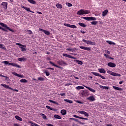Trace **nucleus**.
Segmentation results:
<instances>
[{
  "label": "nucleus",
  "mask_w": 126,
  "mask_h": 126,
  "mask_svg": "<svg viewBox=\"0 0 126 126\" xmlns=\"http://www.w3.org/2000/svg\"><path fill=\"white\" fill-rule=\"evenodd\" d=\"M38 80H39V81H44L45 78L39 77L38 78Z\"/></svg>",
  "instance_id": "nucleus-43"
},
{
  "label": "nucleus",
  "mask_w": 126,
  "mask_h": 126,
  "mask_svg": "<svg viewBox=\"0 0 126 126\" xmlns=\"http://www.w3.org/2000/svg\"><path fill=\"white\" fill-rule=\"evenodd\" d=\"M47 69H51L52 70H54L55 69H54L53 68L48 67L47 68Z\"/></svg>",
  "instance_id": "nucleus-62"
},
{
  "label": "nucleus",
  "mask_w": 126,
  "mask_h": 126,
  "mask_svg": "<svg viewBox=\"0 0 126 126\" xmlns=\"http://www.w3.org/2000/svg\"><path fill=\"white\" fill-rule=\"evenodd\" d=\"M56 7H57V8H59L60 9L63 8V5L60 3H57Z\"/></svg>",
  "instance_id": "nucleus-27"
},
{
  "label": "nucleus",
  "mask_w": 126,
  "mask_h": 126,
  "mask_svg": "<svg viewBox=\"0 0 126 126\" xmlns=\"http://www.w3.org/2000/svg\"><path fill=\"white\" fill-rule=\"evenodd\" d=\"M18 77H21V78H24V75L18 74Z\"/></svg>",
  "instance_id": "nucleus-51"
},
{
  "label": "nucleus",
  "mask_w": 126,
  "mask_h": 126,
  "mask_svg": "<svg viewBox=\"0 0 126 126\" xmlns=\"http://www.w3.org/2000/svg\"><path fill=\"white\" fill-rule=\"evenodd\" d=\"M23 8H24V9H25L26 10H27V11H29V12L31 11L30 8H28L25 6H23Z\"/></svg>",
  "instance_id": "nucleus-42"
},
{
  "label": "nucleus",
  "mask_w": 126,
  "mask_h": 126,
  "mask_svg": "<svg viewBox=\"0 0 126 126\" xmlns=\"http://www.w3.org/2000/svg\"><path fill=\"white\" fill-rule=\"evenodd\" d=\"M2 63H4V64H9V65H12V66H15V67H18V68H21V66L19 64H17L15 63H9L8 61H3L2 62Z\"/></svg>",
  "instance_id": "nucleus-1"
},
{
  "label": "nucleus",
  "mask_w": 126,
  "mask_h": 126,
  "mask_svg": "<svg viewBox=\"0 0 126 126\" xmlns=\"http://www.w3.org/2000/svg\"><path fill=\"white\" fill-rule=\"evenodd\" d=\"M61 113L62 116H65V115H66V110L63 109L61 111Z\"/></svg>",
  "instance_id": "nucleus-25"
},
{
  "label": "nucleus",
  "mask_w": 126,
  "mask_h": 126,
  "mask_svg": "<svg viewBox=\"0 0 126 126\" xmlns=\"http://www.w3.org/2000/svg\"><path fill=\"white\" fill-rule=\"evenodd\" d=\"M27 32H28V33L29 34V35H32V34H33L32 31L30 30H27Z\"/></svg>",
  "instance_id": "nucleus-39"
},
{
  "label": "nucleus",
  "mask_w": 126,
  "mask_h": 126,
  "mask_svg": "<svg viewBox=\"0 0 126 126\" xmlns=\"http://www.w3.org/2000/svg\"><path fill=\"white\" fill-rule=\"evenodd\" d=\"M46 126H54V125L51 124H46Z\"/></svg>",
  "instance_id": "nucleus-61"
},
{
  "label": "nucleus",
  "mask_w": 126,
  "mask_h": 126,
  "mask_svg": "<svg viewBox=\"0 0 126 126\" xmlns=\"http://www.w3.org/2000/svg\"><path fill=\"white\" fill-rule=\"evenodd\" d=\"M78 24L81 27H86V25L83 23H79Z\"/></svg>",
  "instance_id": "nucleus-35"
},
{
  "label": "nucleus",
  "mask_w": 126,
  "mask_h": 126,
  "mask_svg": "<svg viewBox=\"0 0 126 126\" xmlns=\"http://www.w3.org/2000/svg\"><path fill=\"white\" fill-rule=\"evenodd\" d=\"M30 3H31L32 4H37V2L36 1L34 0H27Z\"/></svg>",
  "instance_id": "nucleus-22"
},
{
  "label": "nucleus",
  "mask_w": 126,
  "mask_h": 126,
  "mask_svg": "<svg viewBox=\"0 0 126 126\" xmlns=\"http://www.w3.org/2000/svg\"><path fill=\"white\" fill-rule=\"evenodd\" d=\"M64 26H66V27H70V24H64Z\"/></svg>",
  "instance_id": "nucleus-53"
},
{
  "label": "nucleus",
  "mask_w": 126,
  "mask_h": 126,
  "mask_svg": "<svg viewBox=\"0 0 126 126\" xmlns=\"http://www.w3.org/2000/svg\"><path fill=\"white\" fill-rule=\"evenodd\" d=\"M1 5H2L3 8H4V9H7V3L6 2H2L1 3Z\"/></svg>",
  "instance_id": "nucleus-13"
},
{
  "label": "nucleus",
  "mask_w": 126,
  "mask_h": 126,
  "mask_svg": "<svg viewBox=\"0 0 126 126\" xmlns=\"http://www.w3.org/2000/svg\"><path fill=\"white\" fill-rule=\"evenodd\" d=\"M98 71L100 73H106V70H105V69L104 68H99Z\"/></svg>",
  "instance_id": "nucleus-21"
},
{
  "label": "nucleus",
  "mask_w": 126,
  "mask_h": 126,
  "mask_svg": "<svg viewBox=\"0 0 126 126\" xmlns=\"http://www.w3.org/2000/svg\"><path fill=\"white\" fill-rule=\"evenodd\" d=\"M0 49H3V50H4V46L3 44H0Z\"/></svg>",
  "instance_id": "nucleus-49"
},
{
  "label": "nucleus",
  "mask_w": 126,
  "mask_h": 126,
  "mask_svg": "<svg viewBox=\"0 0 126 126\" xmlns=\"http://www.w3.org/2000/svg\"><path fill=\"white\" fill-rule=\"evenodd\" d=\"M4 78H5V79L6 81H9V77L5 76Z\"/></svg>",
  "instance_id": "nucleus-52"
},
{
  "label": "nucleus",
  "mask_w": 126,
  "mask_h": 126,
  "mask_svg": "<svg viewBox=\"0 0 126 126\" xmlns=\"http://www.w3.org/2000/svg\"><path fill=\"white\" fill-rule=\"evenodd\" d=\"M16 45L20 46L19 48L21 49L22 52H25L26 51V45L21 43H16Z\"/></svg>",
  "instance_id": "nucleus-4"
},
{
  "label": "nucleus",
  "mask_w": 126,
  "mask_h": 126,
  "mask_svg": "<svg viewBox=\"0 0 126 126\" xmlns=\"http://www.w3.org/2000/svg\"><path fill=\"white\" fill-rule=\"evenodd\" d=\"M82 41L84 42V43H86L87 45H93V42L91 41V40H86L85 39H83Z\"/></svg>",
  "instance_id": "nucleus-10"
},
{
  "label": "nucleus",
  "mask_w": 126,
  "mask_h": 126,
  "mask_svg": "<svg viewBox=\"0 0 126 126\" xmlns=\"http://www.w3.org/2000/svg\"><path fill=\"white\" fill-rule=\"evenodd\" d=\"M14 126H20V125H19V124H15L14 125Z\"/></svg>",
  "instance_id": "nucleus-63"
},
{
  "label": "nucleus",
  "mask_w": 126,
  "mask_h": 126,
  "mask_svg": "<svg viewBox=\"0 0 126 126\" xmlns=\"http://www.w3.org/2000/svg\"><path fill=\"white\" fill-rule=\"evenodd\" d=\"M106 43L109 44V45H116V43L114 42L111 41L110 40H107Z\"/></svg>",
  "instance_id": "nucleus-30"
},
{
  "label": "nucleus",
  "mask_w": 126,
  "mask_h": 126,
  "mask_svg": "<svg viewBox=\"0 0 126 126\" xmlns=\"http://www.w3.org/2000/svg\"><path fill=\"white\" fill-rule=\"evenodd\" d=\"M1 86H3V87H4V88H6V89H10V90H12L13 91H16V92H18V90L16 89H13L12 88L9 87V86L4 84H1Z\"/></svg>",
  "instance_id": "nucleus-2"
},
{
  "label": "nucleus",
  "mask_w": 126,
  "mask_h": 126,
  "mask_svg": "<svg viewBox=\"0 0 126 126\" xmlns=\"http://www.w3.org/2000/svg\"><path fill=\"white\" fill-rule=\"evenodd\" d=\"M66 5H67V6H68L69 7L72 6V4L68 2H66Z\"/></svg>",
  "instance_id": "nucleus-46"
},
{
  "label": "nucleus",
  "mask_w": 126,
  "mask_h": 126,
  "mask_svg": "<svg viewBox=\"0 0 126 126\" xmlns=\"http://www.w3.org/2000/svg\"><path fill=\"white\" fill-rule=\"evenodd\" d=\"M113 88L114 89H115V90H117L118 91H123V90H124V89L123 88L116 87L115 86H113Z\"/></svg>",
  "instance_id": "nucleus-16"
},
{
  "label": "nucleus",
  "mask_w": 126,
  "mask_h": 126,
  "mask_svg": "<svg viewBox=\"0 0 126 126\" xmlns=\"http://www.w3.org/2000/svg\"><path fill=\"white\" fill-rule=\"evenodd\" d=\"M87 100L90 101V102H94V101H95V100L96 99H95V97H94V96L91 95L89 97L87 98Z\"/></svg>",
  "instance_id": "nucleus-9"
},
{
  "label": "nucleus",
  "mask_w": 126,
  "mask_h": 126,
  "mask_svg": "<svg viewBox=\"0 0 126 126\" xmlns=\"http://www.w3.org/2000/svg\"><path fill=\"white\" fill-rule=\"evenodd\" d=\"M20 82H22V83H26L27 82V80L25 79H22L20 80Z\"/></svg>",
  "instance_id": "nucleus-33"
},
{
  "label": "nucleus",
  "mask_w": 126,
  "mask_h": 126,
  "mask_svg": "<svg viewBox=\"0 0 126 126\" xmlns=\"http://www.w3.org/2000/svg\"><path fill=\"white\" fill-rule=\"evenodd\" d=\"M44 32V34H45V35H49L50 34V32L46 30H44V32Z\"/></svg>",
  "instance_id": "nucleus-41"
},
{
  "label": "nucleus",
  "mask_w": 126,
  "mask_h": 126,
  "mask_svg": "<svg viewBox=\"0 0 126 126\" xmlns=\"http://www.w3.org/2000/svg\"><path fill=\"white\" fill-rule=\"evenodd\" d=\"M60 95H61V96H65V93H62V94H60Z\"/></svg>",
  "instance_id": "nucleus-60"
},
{
  "label": "nucleus",
  "mask_w": 126,
  "mask_h": 126,
  "mask_svg": "<svg viewBox=\"0 0 126 126\" xmlns=\"http://www.w3.org/2000/svg\"><path fill=\"white\" fill-rule=\"evenodd\" d=\"M12 74L15 75V76H18V74H17L16 72H12Z\"/></svg>",
  "instance_id": "nucleus-56"
},
{
  "label": "nucleus",
  "mask_w": 126,
  "mask_h": 126,
  "mask_svg": "<svg viewBox=\"0 0 126 126\" xmlns=\"http://www.w3.org/2000/svg\"><path fill=\"white\" fill-rule=\"evenodd\" d=\"M91 23L92 25H96L98 23V21H93Z\"/></svg>",
  "instance_id": "nucleus-44"
},
{
  "label": "nucleus",
  "mask_w": 126,
  "mask_h": 126,
  "mask_svg": "<svg viewBox=\"0 0 126 126\" xmlns=\"http://www.w3.org/2000/svg\"><path fill=\"white\" fill-rule=\"evenodd\" d=\"M40 116H42L43 119H44V120H47V116H46L45 114L43 113H40Z\"/></svg>",
  "instance_id": "nucleus-34"
},
{
  "label": "nucleus",
  "mask_w": 126,
  "mask_h": 126,
  "mask_svg": "<svg viewBox=\"0 0 126 126\" xmlns=\"http://www.w3.org/2000/svg\"><path fill=\"white\" fill-rule=\"evenodd\" d=\"M38 31H41V32H44L45 30H43V29H41V28H39L38 29Z\"/></svg>",
  "instance_id": "nucleus-58"
},
{
  "label": "nucleus",
  "mask_w": 126,
  "mask_h": 126,
  "mask_svg": "<svg viewBox=\"0 0 126 126\" xmlns=\"http://www.w3.org/2000/svg\"><path fill=\"white\" fill-rule=\"evenodd\" d=\"M0 25L1 26H2V27H4L5 28H6V29L7 28V25L3 24V23H0Z\"/></svg>",
  "instance_id": "nucleus-32"
},
{
  "label": "nucleus",
  "mask_w": 126,
  "mask_h": 126,
  "mask_svg": "<svg viewBox=\"0 0 126 126\" xmlns=\"http://www.w3.org/2000/svg\"><path fill=\"white\" fill-rule=\"evenodd\" d=\"M90 10L83 9V14H89Z\"/></svg>",
  "instance_id": "nucleus-28"
},
{
  "label": "nucleus",
  "mask_w": 126,
  "mask_h": 126,
  "mask_svg": "<svg viewBox=\"0 0 126 126\" xmlns=\"http://www.w3.org/2000/svg\"><path fill=\"white\" fill-rule=\"evenodd\" d=\"M77 14H78V15H83V9L79 10L77 12Z\"/></svg>",
  "instance_id": "nucleus-23"
},
{
  "label": "nucleus",
  "mask_w": 126,
  "mask_h": 126,
  "mask_svg": "<svg viewBox=\"0 0 126 126\" xmlns=\"http://www.w3.org/2000/svg\"><path fill=\"white\" fill-rule=\"evenodd\" d=\"M92 74H93V75H95V76H99V77L102 78V79H106V78H105V77H104L103 76H102L99 73H97L96 72H92Z\"/></svg>",
  "instance_id": "nucleus-6"
},
{
  "label": "nucleus",
  "mask_w": 126,
  "mask_h": 126,
  "mask_svg": "<svg viewBox=\"0 0 126 126\" xmlns=\"http://www.w3.org/2000/svg\"><path fill=\"white\" fill-rule=\"evenodd\" d=\"M64 101L65 102H66L67 103H69V104H72V103H73V101H72V100L69 99H64Z\"/></svg>",
  "instance_id": "nucleus-29"
},
{
  "label": "nucleus",
  "mask_w": 126,
  "mask_h": 126,
  "mask_svg": "<svg viewBox=\"0 0 126 126\" xmlns=\"http://www.w3.org/2000/svg\"><path fill=\"white\" fill-rule=\"evenodd\" d=\"M73 117H74V118H77V119H80V120H86V121H88V118L77 116V115H73Z\"/></svg>",
  "instance_id": "nucleus-15"
},
{
  "label": "nucleus",
  "mask_w": 126,
  "mask_h": 126,
  "mask_svg": "<svg viewBox=\"0 0 126 126\" xmlns=\"http://www.w3.org/2000/svg\"><path fill=\"white\" fill-rule=\"evenodd\" d=\"M106 126H113V125L112 124H107Z\"/></svg>",
  "instance_id": "nucleus-64"
},
{
  "label": "nucleus",
  "mask_w": 126,
  "mask_h": 126,
  "mask_svg": "<svg viewBox=\"0 0 126 126\" xmlns=\"http://www.w3.org/2000/svg\"><path fill=\"white\" fill-rule=\"evenodd\" d=\"M104 57H106L108 59H109V58H110V56H109V55H108L106 54H104Z\"/></svg>",
  "instance_id": "nucleus-59"
},
{
  "label": "nucleus",
  "mask_w": 126,
  "mask_h": 126,
  "mask_svg": "<svg viewBox=\"0 0 126 126\" xmlns=\"http://www.w3.org/2000/svg\"><path fill=\"white\" fill-rule=\"evenodd\" d=\"M70 28H72L73 29H76L77 27L74 25H70Z\"/></svg>",
  "instance_id": "nucleus-40"
},
{
  "label": "nucleus",
  "mask_w": 126,
  "mask_h": 126,
  "mask_svg": "<svg viewBox=\"0 0 126 126\" xmlns=\"http://www.w3.org/2000/svg\"><path fill=\"white\" fill-rule=\"evenodd\" d=\"M108 66H109V67H116V63L112 62H109L107 63Z\"/></svg>",
  "instance_id": "nucleus-12"
},
{
  "label": "nucleus",
  "mask_w": 126,
  "mask_h": 126,
  "mask_svg": "<svg viewBox=\"0 0 126 126\" xmlns=\"http://www.w3.org/2000/svg\"><path fill=\"white\" fill-rule=\"evenodd\" d=\"M15 119H16V120H18V121H20V122H22V118H21V117L16 115L15 116Z\"/></svg>",
  "instance_id": "nucleus-31"
},
{
  "label": "nucleus",
  "mask_w": 126,
  "mask_h": 126,
  "mask_svg": "<svg viewBox=\"0 0 126 126\" xmlns=\"http://www.w3.org/2000/svg\"><path fill=\"white\" fill-rule=\"evenodd\" d=\"M49 101L50 102V103H53V104H55V105H59V103H58L54 100H49Z\"/></svg>",
  "instance_id": "nucleus-38"
},
{
  "label": "nucleus",
  "mask_w": 126,
  "mask_h": 126,
  "mask_svg": "<svg viewBox=\"0 0 126 126\" xmlns=\"http://www.w3.org/2000/svg\"><path fill=\"white\" fill-rule=\"evenodd\" d=\"M81 94L83 96H85L86 97H87L89 95L88 91H83L81 93Z\"/></svg>",
  "instance_id": "nucleus-14"
},
{
  "label": "nucleus",
  "mask_w": 126,
  "mask_h": 126,
  "mask_svg": "<svg viewBox=\"0 0 126 126\" xmlns=\"http://www.w3.org/2000/svg\"><path fill=\"white\" fill-rule=\"evenodd\" d=\"M44 72V73H45L46 76H49L50 75V72H49L47 70L45 71Z\"/></svg>",
  "instance_id": "nucleus-47"
},
{
  "label": "nucleus",
  "mask_w": 126,
  "mask_h": 126,
  "mask_svg": "<svg viewBox=\"0 0 126 126\" xmlns=\"http://www.w3.org/2000/svg\"><path fill=\"white\" fill-rule=\"evenodd\" d=\"M6 29L9 30V31H11V32H14V30L10 29V28H9V27H7Z\"/></svg>",
  "instance_id": "nucleus-48"
},
{
  "label": "nucleus",
  "mask_w": 126,
  "mask_h": 126,
  "mask_svg": "<svg viewBox=\"0 0 126 126\" xmlns=\"http://www.w3.org/2000/svg\"><path fill=\"white\" fill-rule=\"evenodd\" d=\"M80 48L82 50H85V51H91V47H90L80 46Z\"/></svg>",
  "instance_id": "nucleus-11"
},
{
  "label": "nucleus",
  "mask_w": 126,
  "mask_h": 126,
  "mask_svg": "<svg viewBox=\"0 0 126 126\" xmlns=\"http://www.w3.org/2000/svg\"><path fill=\"white\" fill-rule=\"evenodd\" d=\"M49 63H50V64H52L53 66H55L56 67H58V68H61V66H59L58 65L55 64L52 61H50Z\"/></svg>",
  "instance_id": "nucleus-20"
},
{
  "label": "nucleus",
  "mask_w": 126,
  "mask_h": 126,
  "mask_svg": "<svg viewBox=\"0 0 126 126\" xmlns=\"http://www.w3.org/2000/svg\"><path fill=\"white\" fill-rule=\"evenodd\" d=\"M84 88V87L83 86H78L76 87V89H77V90H80V89H83Z\"/></svg>",
  "instance_id": "nucleus-45"
},
{
  "label": "nucleus",
  "mask_w": 126,
  "mask_h": 126,
  "mask_svg": "<svg viewBox=\"0 0 126 126\" xmlns=\"http://www.w3.org/2000/svg\"><path fill=\"white\" fill-rule=\"evenodd\" d=\"M74 62H76V63H78V64H81V65L83 64V63L81 61L75 60H74Z\"/></svg>",
  "instance_id": "nucleus-26"
},
{
  "label": "nucleus",
  "mask_w": 126,
  "mask_h": 126,
  "mask_svg": "<svg viewBox=\"0 0 126 126\" xmlns=\"http://www.w3.org/2000/svg\"><path fill=\"white\" fill-rule=\"evenodd\" d=\"M102 87H103V89H105V90H107L109 89V87H106V86L103 87V86H102Z\"/></svg>",
  "instance_id": "nucleus-57"
},
{
  "label": "nucleus",
  "mask_w": 126,
  "mask_h": 126,
  "mask_svg": "<svg viewBox=\"0 0 126 126\" xmlns=\"http://www.w3.org/2000/svg\"><path fill=\"white\" fill-rule=\"evenodd\" d=\"M46 108H47V109H48V110H50L52 109V108H51V106H48V105H46Z\"/></svg>",
  "instance_id": "nucleus-55"
},
{
  "label": "nucleus",
  "mask_w": 126,
  "mask_h": 126,
  "mask_svg": "<svg viewBox=\"0 0 126 126\" xmlns=\"http://www.w3.org/2000/svg\"><path fill=\"white\" fill-rule=\"evenodd\" d=\"M26 60H27V59H26L25 58H23V57L18 59V61L19 62H25L26 61Z\"/></svg>",
  "instance_id": "nucleus-24"
},
{
  "label": "nucleus",
  "mask_w": 126,
  "mask_h": 126,
  "mask_svg": "<svg viewBox=\"0 0 126 126\" xmlns=\"http://www.w3.org/2000/svg\"><path fill=\"white\" fill-rule=\"evenodd\" d=\"M107 73H108L109 74H110V75H112V76H122V75H121V74L114 72L110 70H108L107 71Z\"/></svg>",
  "instance_id": "nucleus-3"
},
{
  "label": "nucleus",
  "mask_w": 126,
  "mask_h": 126,
  "mask_svg": "<svg viewBox=\"0 0 126 126\" xmlns=\"http://www.w3.org/2000/svg\"><path fill=\"white\" fill-rule=\"evenodd\" d=\"M70 120H72L73 121H74L75 122H79L78 119H76L75 118H70Z\"/></svg>",
  "instance_id": "nucleus-50"
},
{
  "label": "nucleus",
  "mask_w": 126,
  "mask_h": 126,
  "mask_svg": "<svg viewBox=\"0 0 126 126\" xmlns=\"http://www.w3.org/2000/svg\"><path fill=\"white\" fill-rule=\"evenodd\" d=\"M0 29L1 30H2L3 31H6V32H7V30H5V29L1 28V27L0 26Z\"/></svg>",
  "instance_id": "nucleus-54"
},
{
  "label": "nucleus",
  "mask_w": 126,
  "mask_h": 126,
  "mask_svg": "<svg viewBox=\"0 0 126 126\" xmlns=\"http://www.w3.org/2000/svg\"><path fill=\"white\" fill-rule=\"evenodd\" d=\"M108 12H109V11L107 9L104 10L102 13V16H106L107 14H108Z\"/></svg>",
  "instance_id": "nucleus-19"
},
{
  "label": "nucleus",
  "mask_w": 126,
  "mask_h": 126,
  "mask_svg": "<svg viewBox=\"0 0 126 126\" xmlns=\"http://www.w3.org/2000/svg\"><path fill=\"white\" fill-rule=\"evenodd\" d=\"M77 113H79V114H81V115H84L85 117H89V114L85 111H78Z\"/></svg>",
  "instance_id": "nucleus-7"
},
{
  "label": "nucleus",
  "mask_w": 126,
  "mask_h": 126,
  "mask_svg": "<svg viewBox=\"0 0 126 126\" xmlns=\"http://www.w3.org/2000/svg\"><path fill=\"white\" fill-rule=\"evenodd\" d=\"M82 18L88 21H92L96 20V18L94 17H82Z\"/></svg>",
  "instance_id": "nucleus-5"
},
{
  "label": "nucleus",
  "mask_w": 126,
  "mask_h": 126,
  "mask_svg": "<svg viewBox=\"0 0 126 126\" xmlns=\"http://www.w3.org/2000/svg\"><path fill=\"white\" fill-rule=\"evenodd\" d=\"M65 64H66V63L64 61H61L60 65H65Z\"/></svg>",
  "instance_id": "nucleus-36"
},
{
  "label": "nucleus",
  "mask_w": 126,
  "mask_h": 126,
  "mask_svg": "<svg viewBox=\"0 0 126 126\" xmlns=\"http://www.w3.org/2000/svg\"><path fill=\"white\" fill-rule=\"evenodd\" d=\"M54 118H55V119H58V120H61L62 119V117L58 115H55Z\"/></svg>",
  "instance_id": "nucleus-37"
},
{
  "label": "nucleus",
  "mask_w": 126,
  "mask_h": 126,
  "mask_svg": "<svg viewBox=\"0 0 126 126\" xmlns=\"http://www.w3.org/2000/svg\"><path fill=\"white\" fill-rule=\"evenodd\" d=\"M85 87H86V88H87V89H88V90H89L90 91H91V92H93V93H95L96 92V91L89 87H87V86H85Z\"/></svg>",
  "instance_id": "nucleus-17"
},
{
  "label": "nucleus",
  "mask_w": 126,
  "mask_h": 126,
  "mask_svg": "<svg viewBox=\"0 0 126 126\" xmlns=\"http://www.w3.org/2000/svg\"><path fill=\"white\" fill-rule=\"evenodd\" d=\"M63 57H66L67 58H69V59H73V60H76V58L72 57L71 55L63 53Z\"/></svg>",
  "instance_id": "nucleus-8"
},
{
  "label": "nucleus",
  "mask_w": 126,
  "mask_h": 126,
  "mask_svg": "<svg viewBox=\"0 0 126 126\" xmlns=\"http://www.w3.org/2000/svg\"><path fill=\"white\" fill-rule=\"evenodd\" d=\"M66 51H68V52H72V53H73V52H75V51H76V49L75 48H67L66 49Z\"/></svg>",
  "instance_id": "nucleus-18"
}]
</instances>
